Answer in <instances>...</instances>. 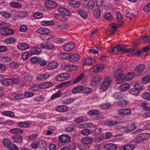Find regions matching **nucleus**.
Here are the masks:
<instances>
[{
    "mask_svg": "<svg viewBox=\"0 0 150 150\" xmlns=\"http://www.w3.org/2000/svg\"><path fill=\"white\" fill-rule=\"evenodd\" d=\"M127 47L126 45H118L117 46H115L117 52H121L123 53H128L133 52L134 51L133 48H130L129 49H126Z\"/></svg>",
    "mask_w": 150,
    "mask_h": 150,
    "instance_id": "obj_1",
    "label": "nucleus"
},
{
    "mask_svg": "<svg viewBox=\"0 0 150 150\" xmlns=\"http://www.w3.org/2000/svg\"><path fill=\"white\" fill-rule=\"evenodd\" d=\"M111 82L109 76H105L102 84L100 86L101 89L105 91L110 86Z\"/></svg>",
    "mask_w": 150,
    "mask_h": 150,
    "instance_id": "obj_2",
    "label": "nucleus"
},
{
    "mask_svg": "<svg viewBox=\"0 0 150 150\" xmlns=\"http://www.w3.org/2000/svg\"><path fill=\"white\" fill-rule=\"evenodd\" d=\"M51 76V74H49L46 73L41 74L37 75L36 79L38 82L43 81L49 79Z\"/></svg>",
    "mask_w": 150,
    "mask_h": 150,
    "instance_id": "obj_3",
    "label": "nucleus"
},
{
    "mask_svg": "<svg viewBox=\"0 0 150 150\" xmlns=\"http://www.w3.org/2000/svg\"><path fill=\"white\" fill-rule=\"evenodd\" d=\"M58 139L60 143L65 144L69 142L70 141L71 138L67 134H62L59 136Z\"/></svg>",
    "mask_w": 150,
    "mask_h": 150,
    "instance_id": "obj_4",
    "label": "nucleus"
},
{
    "mask_svg": "<svg viewBox=\"0 0 150 150\" xmlns=\"http://www.w3.org/2000/svg\"><path fill=\"white\" fill-rule=\"evenodd\" d=\"M86 76L84 73L79 74L73 81V83L74 84L78 83H82L86 80Z\"/></svg>",
    "mask_w": 150,
    "mask_h": 150,
    "instance_id": "obj_5",
    "label": "nucleus"
},
{
    "mask_svg": "<svg viewBox=\"0 0 150 150\" xmlns=\"http://www.w3.org/2000/svg\"><path fill=\"white\" fill-rule=\"evenodd\" d=\"M46 7L48 9H52L55 8L57 6L56 3L50 0H46L45 2Z\"/></svg>",
    "mask_w": 150,
    "mask_h": 150,
    "instance_id": "obj_6",
    "label": "nucleus"
},
{
    "mask_svg": "<svg viewBox=\"0 0 150 150\" xmlns=\"http://www.w3.org/2000/svg\"><path fill=\"white\" fill-rule=\"evenodd\" d=\"M70 76L69 73H62L57 76L56 80L58 81H62L68 79Z\"/></svg>",
    "mask_w": 150,
    "mask_h": 150,
    "instance_id": "obj_7",
    "label": "nucleus"
},
{
    "mask_svg": "<svg viewBox=\"0 0 150 150\" xmlns=\"http://www.w3.org/2000/svg\"><path fill=\"white\" fill-rule=\"evenodd\" d=\"M13 30L8 27L2 28L0 29V33L3 35H8L13 34Z\"/></svg>",
    "mask_w": 150,
    "mask_h": 150,
    "instance_id": "obj_8",
    "label": "nucleus"
},
{
    "mask_svg": "<svg viewBox=\"0 0 150 150\" xmlns=\"http://www.w3.org/2000/svg\"><path fill=\"white\" fill-rule=\"evenodd\" d=\"M11 139L14 142L19 144H21L23 142L22 137L18 134L13 135L11 137Z\"/></svg>",
    "mask_w": 150,
    "mask_h": 150,
    "instance_id": "obj_9",
    "label": "nucleus"
},
{
    "mask_svg": "<svg viewBox=\"0 0 150 150\" xmlns=\"http://www.w3.org/2000/svg\"><path fill=\"white\" fill-rule=\"evenodd\" d=\"M75 46V45L74 42H70L64 45L63 48L64 51L67 52H69L74 48Z\"/></svg>",
    "mask_w": 150,
    "mask_h": 150,
    "instance_id": "obj_10",
    "label": "nucleus"
},
{
    "mask_svg": "<svg viewBox=\"0 0 150 150\" xmlns=\"http://www.w3.org/2000/svg\"><path fill=\"white\" fill-rule=\"evenodd\" d=\"M80 58V55L78 53H75L69 57V60L72 63H75L78 62Z\"/></svg>",
    "mask_w": 150,
    "mask_h": 150,
    "instance_id": "obj_11",
    "label": "nucleus"
},
{
    "mask_svg": "<svg viewBox=\"0 0 150 150\" xmlns=\"http://www.w3.org/2000/svg\"><path fill=\"white\" fill-rule=\"evenodd\" d=\"M96 62L95 59L92 58H87L83 62V65H91L94 64Z\"/></svg>",
    "mask_w": 150,
    "mask_h": 150,
    "instance_id": "obj_12",
    "label": "nucleus"
},
{
    "mask_svg": "<svg viewBox=\"0 0 150 150\" xmlns=\"http://www.w3.org/2000/svg\"><path fill=\"white\" fill-rule=\"evenodd\" d=\"M58 66V63L56 61H53L50 62L47 65V68L49 70H52L56 69Z\"/></svg>",
    "mask_w": 150,
    "mask_h": 150,
    "instance_id": "obj_13",
    "label": "nucleus"
},
{
    "mask_svg": "<svg viewBox=\"0 0 150 150\" xmlns=\"http://www.w3.org/2000/svg\"><path fill=\"white\" fill-rule=\"evenodd\" d=\"M118 114L121 115H127L131 113V110L129 108H125L120 109L118 111Z\"/></svg>",
    "mask_w": 150,
    "mask_h": 150,
    "instance_id": "obj_14",
    "label": "nucleus"
},
{
    "mask_svg": "<svg viewBox=\"0 0 150 150\" xmlns=\"http://www.w3.org/2000/svg\"><path fill=\"white\" fill-rule=\"evenodd\" d=\"M31 55L37 54L40 53L41 51V49L37 46L35 47L32 48L30 50Z\"/></svg>",
    "mask_w": 150,
    "mask_h": 150,
    "instance_id": "obj_15",
    "label": "nucleus"
},
{
    "mask_svg": "<svg viewBox=\"0 0 150 150\" xmlns=\"http://www.w3.org/2000/svg\"><path fill=\"white\" fill-rule=\"evenodd\" d=\"M104 68V65L102 64H100L93 66V69L95 72H99L101 71Z\"/></svg>",
    "mask_w": 150,
    "mask_h": 150,
    "instance_id": "obj_16",
    "label": "nucleus"
},
{
    "mask_svg": "<svg viewBox=\"0 0 150 150\" xmlns=\"http://www.w3.org/2000/svg\"><path fill=\"white\" fill-rule=\"evenodd\" d=\"M17 46L18 48L21 50H25L29 47V45L26 43H19Z\"/></svg>",
    "mask_w": 150,
    "mask_h": 150,
    "instance_id": "obj_17",
    "label": "nucleus"
},
{
    "mask_svg": "<svg viewBox=\"0 0 150 150\" xmlns=\"http://www.w3.org/2000/svg\"><path fill=\"white\" fill-rule=\"evenodd\" d=\"M58 11L61 14L66 16H69L71 14L69 10L64 7L59 8Z\"/></svg>",
    "mask_w": 150,
    "mask_h": 150,
    "instance_id": "obj_18",
    "label": "nucleus"
},
{
    "mask_svg": "<svg viewBox=\"0 0 150 150\" xmlns=\"http://www.w3.org/2000/svg\"><path fill=\"white\" fill-rule=\"evenodd\" d=\"M134 88H133L131 92V93L133 95H138L140 92V87L138 85H134Z\"/></svg>",
    "mask_w": 150,
    "mask_h": 150,
    "instance_id": "obj_19",
    "label": "nucleus"
},
{
    "mask_svg": "<svg viewBox=\"0 0 150 150\" xmlns=\"http://www.w3.org/2000/svg\"><path fill=\"white\" fill-rule=\"evenodd\" d=\"M67 110V107L65 105H58L56 108V111L59 112H65Z\"/></svg>",
    "mask_w": 150,
    "mask_h": 150,
    "instance_id": "obj_20",
    "label": "nucleus"
},
{
    "mask_svg": "<svg viewBox=\"0 0 150 150\" xmlns=\"http://www.w3.org/2000/svg\"><path fill=\"white\" fill-rule=\"evenodd\" d=\"M2 115L4 116L10 117H15V114L13 112L10 111H6L1 112Z\"/></svg>",
    "mask_w": 150,
    "mask_h": 150,
    "instance_id": "obj_21",
    "label": "nucleus"
},
{
    "mask_svg": "<svg viewBox=\"0 0 150 150\" xmlns=\"http://www.w3.org/2000/svg\"><path fill=\"white\" fill-rule=\"evenodd\" d=\"M93 139L91 137H88L83 138L81 140L82 143L86 145L93 143Z\"/></svg>",
    "mask_w": 150,
    "mask_h": 150,
    "instance_id": "obj_22",
    "label": "nucleus"
},
{
    "mask_svg": "<svg viewBox=\"0 0 150 150\" xmlns=\"http://www.w3.org/2000/svg\"><path fill=\"white\" fill-rule=\"evenodd\" d=\"M134 148V144H126L124 146H122L120 148V150H133Z\"/></svg>",
    "mask_w": 150,
    "mask_h": 150,
    "instance_id": "obj_23",
    "label": "nucleus"
},
{
    "mask_svg": "<svg viewBox=\"0 0 150 150\" xmlns=\"http://www.w3.org/2000/svg\"><path fill=\"white\" fill-rule=\"evenodd\" d=\"M146 134L145 133H141L139 134L135 141L136 143H139L141 142V141L144 140Z\"/></svg>",
    "mask_w": 150,
    "mask_h": 150,
    "instance_id": "obj_24",
    "label": "nucleus"
},
{
    "mask_svg": "<svg viewBox=\"0 0 150 150\" xmlns=\"http://www.w3.org/2000/svg\"><path fill=\"white\" fill-rule=\"evenodd\" d=\"M145 67L144 65L141 64L137 66L135 69L136 72L141 74L143 71Z\"/></svg>",
    "mask_w": 150,
    "mask_h": 150,
    "instance_id": "obj_25",
    "label": "nucleus"
},
{
    "mask_svg": "<svg viewBox=\"0 0 150 150\" xmlns=\"http://www.w3.org/2000/svg\"><path fill=\"white\" fill-rule=\"evenodd\" d=\"M105 147L107 150H114L116 149L117 146L115 144L110 143L106 144Z\"/></svg>",
    "mask_w": 150,
    "mask_h": 150,
    "instance_id": "obj_26",
    "label": "nucleus"
},
{
    "mask_svg": "<svg viewBox=\"0 0 150 150\" xmlns=\"http://www.w3.org/2000/svg\"><path fill=\"white\" fill-rule=\"evenodd\" d=\"M38 33L40 34L41 35L49 33L50 31L48 29L45 28H39L37 30Z\"/></svg>",
    "mask_w": 150,
    "mask_h": 150,
    "instance_id": "obj_27",
    "label": "nucleus"
},
{
    "mask_svg": "<svg viewBox=\"0 0 150 150\" xmlns=\"http://www.w3.org/2000/svg\"><path fill=\"white\" fill-rule=\"evenodd\" d=\"M41 25L44 26H52L54 25L55 24L54 22L52 20H44L43 21L40 22Z\"/></svg>",
    "mask_w": 150,
    "mask_h": 150,
    "instance_id": "obj_28",
    "label": "nucleus"
},
{
    "mask_svg": "<svg viewBox=\"0 0 150 150\" xmlns=\"http://www.w3.org/2000/svg\"><path fill=\"white\" fill-rule=\"evenodd\" d=\"M16 41V39L14 37H10L5 39L4 42L8 44H11L15 42Z\"/></svg>",
    "mask_w": 150,
    "mask_h": 150,
    "instance_id": "obj_29",
    "label": "nucleus"
},
{
    "mask_svg": "<svg viewBox=\"0 0 150 150\" xmlns=\"http://www.w3.org/2000/svg\"><path fill=\"white\" fill-rule=\"evenodd\" d=\"M17 124L19 127H21L25 128L30 125V121H27L25 122H18Z\"/></svg>",
    "mask_w": 150,
    "mask_h": 150,
    "instance_id": "obj_30",
    "label": "nucleus"
},
{
    "mask_svg": "<svg viewBox=\"0 0 150 150\" xmlns=\"http://www.w3.org/2000/svg\"><path fill=\"white\" fill-rule=\"evenodd\" d=\"M136 126L134 124L132 123L129 125H126L124 127L125 130L127 131H133L135 128Z\"/></svg>",
    "mask_w": 150,
    "mask_h": 150,
    "instance_id": "obj_31",
    "label": "nucleus"
},
{
    "mask_svg": "<svg viewBox=\"0 0 150 150\" xmlns=\"http://www.w3.org/2000/svg\"><path fill=\"white\" fill-rule=\"evenodd\" d=\"M0 15L6 19H8L11 18V13L6 11H0Z\"/></svg>",
    "mask_w": 150,
    "mask_h": 150,
    "instance_id": "obj_32",
    "label": "nucleus"
},
{
    "mask_svg": "<svg viewBox=\"0 0 150 150\" xmlns=\"http://www.w3.org/2000/svg\"><path fill=\"white\" fill-rule=\"evenodd\" d=\"M9 132L13 134H20L23 133V129L19 128H13L10 129Z\"/></svg>",
    "mask_w": 150,
    "mask_h": 150,
    "instance_id": "obj_33",
    "label": "nucleus"
},
{
    "mask_svg": "<svg viewBox=\"0 0 150 150\" xmlns=\"http://www.w3.org/2000/svg\"><path fill=\"white\" fill-rule=\"evenodd\" d=\"M130 86V85L129 83H124L120 85L119 88L120 90L122 91H125L129 89Z\"/></svg>",
    "mask_w": 150,
    "mask_h": 150,
    "instance_id": "obj_34",
    "label": "nucleus"
},
{
    "mask_svg": "<svg viewBox=\"0 0 150 150\" xmlns=\"http://www.w3.org/2000/svg\"><path fill=\"white\" fill-rule=\"evenodd\" d=\"M124 74H120V75L117 76L116 77V81L118 83H122L125 79Z\"/></svg>",
    "mask_w": 150,
    "mask_h": 150,
    "instance_id": "obj_35",
    "label": "nucleus"
},
{
    "mask_svg": "<svg viewBox=\"0 0 150 150\" xmlns=\"http://www.w3.org/2000/svg\"><path fill=\"white\" fill-rule=\"evenodd\" d=\"M52 83L50 82H43L40 84V85L43 87V88H48L53 86Z\"/></svg>",
    "mask_w": 150,
    "mask_h": 150,
    "instance_id": "obj_36",
    "label": "nucleus"
},
{
    "mask_svg": "<svg viewBox=\"0 0 150 150\" xmlns=\"http://www.w3.org/2000/svg\"><path fill=\"white\" fill-rule=\"evenodd\" d=\"M28 15V12L25 11H20L16 14L17 17L21 18L25 17Z\"/></svg>",
    "mask_w": 150,
    "mask_h": 150,
    "instance_id": "obj_37",
    "label": "nucleus"
},
{
    "mask_svg": "<svg viewBox=\"0 0 150 150\" xmlns=\"http://www.w3.org/2000/svg\"><path fill=\"white\" fill-rule=\"evenodd\" d=\"M134 77V73L132 72H128L125 76V80L128 81L131 80Z\"/></svg>",
    "mask_w": 150,
    "mask_h": 150,
    "instance_id": "obj_38",
    "label": "nucleus"
},
{
    "mask_svg": "<svg viewBox=\"0 0 150 150\" xmlns=\"http://www.w3.org/2000/svg\"><path fill=\"white\" fill-rule=\"evenodd\" d=\"M88 120V118L85 117H79L76 118L75 121L77 123H80L86 121Z\"/></svg>",
    "mask_w": 150,
    "mask_h": 150,
    "instance_id": "obj_39",
    "label": "nucleus"
},
{
    "mask_svg": "<svg viewBox=\"0 0 150 150\" xmlns=\"http://www.w3.org/2000/svg\"><path fill=\"white\" fill-rule=\"evenodd\" d=\"M40 38L43 40H47L52 38V36L49 33L41 35Z\"/></svg>",
    "mask_w": 150,
    "mask_h": 150,
    "instance_id": "obj_40",
    "label": "nucleus"
},
{
    "mask_svg": "<svg viewBox=\"0 0 150 150\" xmlns=\"http://www.w3.org/2000/svg\"><path fill=\"white\" fill-rule=\"evenodd\" d=\"M77 12L80 16L84 19L86 18L88 16L86 12L83 9L79 10Z\"/></svg>",
    "mask_w": 150,
    "mask_h": 150,
    "instance_id": "obj_41",
    "label": "nucleus"
},
{
    "mask_svg": "<svg viewBox=\"0 0 150 150\" xmlns=\"http://www.w3.org/2000/svg\"><path fill=\"white\" fill-rule=\"evenodd\" d=\"M10 6L15 8H19L22 7V5L20 3L15 2H11L10 3Z\"/></svg>",
    "mask_w": 150,
    "mask_h": 150,
    "instance_id": "obj_42",
    "label": "nucleus"
},
{
    "mask_svg": "<svg viewBox=\"0 0 150 150\" xmlns=\"http://www.w3.org/2000/svg\"><path fill=\"white\" fill-rule=\"evenodd\" d=\"M69 4L73 7H78L80 6V4L75 0H70Z\"/></svg>",
    "mask_w": 150,
    "mask_h": 150,
    "instance_id": "obj_43",
    "label": "nucleus"
},
{
    "mask_svg": "<svg viewBox=\"0 0 150 150\" xmlns=\"http://www.w3.org/2000/svg\"><path fill=\"white\" fill-rule=\"evenodd\" d=\"M83 89V86L79 85L77 87L74 88L72 90V92L73 93H77L81 91H82V89Z\"/></svg>",
    "mask_w": 150,
    "mask_h": 150,
    "instance_id": "obj_44",
    "label": "nucleus"
},
{
    "mask_svg": "<svg viewBox=\"0 0 150 150\" xmlns=\"http://www.w3.org/2000/svg\"><path fill=\"white\" fill-rule=\"evenodd\" d=\"M111 25V28L112 30H109V32L111 34H114L115 33V32L117 31V26L116 23H113Z\"/></svg>",
    "mask_w": 150,
    "mask_h": 150,
    "instance_id": "obj_45",
    "label": "nucleus"
},
{
    "mask_svg": "<svg viewBox=\"0 0 150 150\" xmlns=\"http://www.w3.org/2000/svg\"><path fill=\"white\" fill-rule=\"evenodd\" d=\"M12 142L8 139L4 138L3 141V144L4 147L7 148Z\"/></svg>",
    "mask_w": 150,
    "mask_h": 150,
    "instance_id": "obj_46",
    "label": "nucleus"
},
{
    "mask_svg": "<svg viewBox=\"0 0 150 150\" xmlns=\"http://www.w3.org/2000/svg\"><path fill=\"white\" fill-rule=\"evenodd\" d=\"M1 83L3 85L6 86L11 85L10 78L4 79L2 81Z\"/></svg>",
    "mask_w": 150,
    "mask_h": 150,
    "instance_id": "obj_47",
    "label": "nucleus"
},
{
    "mask_svg": "<svg viewBox=\"0 0 150 150\" xmlns=\"http://www.w3.org/2000/svg\"><path fill=\"white\" fill-rule=\"evenodd\" d=\"M20 64L19 62H12L9 64L10 67L13 69H15L18 68L20 66Z\"/></svg>",
    "mask_w": 150,
    "mask_h": 150,
    "instance_id": "obj_48",
    "label": "nucleus"
},
{
    "mask_svg": "<svg viewBox=\"0 0 150 150\" xmlns=\"http://www.w3.org/2000/svg\"><path fill=\"white\" fill-rule=\"evenodd\" d=\"M100 80L98 76H95L93 78L91 81V84L92 85H96L98 84Z\"/></svg>",
    "mask_w": 150,
    "mask_h": 150,
    "instance_id": "obj_49",
    "label": "nucleus"
},
{
    "mask_svg": "<svg viewBox=\"0 0 150 150\" xmlns=\"http://www.w3.org/2000/svg\"><path fill=\"white\" fill-rule=\"evenodd\" d=\"M100 113V111L96 109H92L90 110H89L88 112V114L90 115H99Z\"/></svg>",
    "mask_w": 150,
    "mask_h": 150,
    "instance_id": "obj_50",
    "label": "nucleus"
},
{
    "mask_svg": "<svg viewBox=\"0 0 150 150\" xmlns=\"http://www.w3.org/2000/svg\"><path fill=\"white\" fill-rule=\"evenodd\" d=\"M33 16L34 18L36 19H40L43 17V14L41 13L36 12L33 14Z\"/></svg>",
    "mask_w": 150,
    "mask_h": 150,
    "instance_id": "obj_51",
    "label": "nucleus"
},
{
    "mask_svg": "<svg viewBox=\"0 0 150 150\" xmlns=\"http://www.w3.org/2000/svg\"><path fill=\"white\" fill-rule=\"evenodd\" d=\"M101 14V11L99 8H97L94 10L93 13V16L96 18H99Z\"/></svg>",
    "mask_w": 150,
    "mask_h": 150,
    "instance_id": "obj_52",
    "label": "nucleus"
},
{
    "mask_svg": "<svg viewBox=\"0 0 150 150\" xmlns=\"http://www.w3.org/2000/svg\"><path fill=\"white\" fill-rule=\"evenodd\" d=\"M116 18L118 22H120L122 20L123 16L122 14L119 11H117L116 12Z\"/></svg>",
    "mask_w": 150,
    "mask_h": 150,
    "instance_id": "obj_53",
    "label": "nucleus"
},
{
    "mask_svg": "<svg viewBox=\"0 0 150 150\" xmlns=\"http://www.w3.org/2000/svg\"><path fill=\"white\" fill-rule=\"evenodd\" d=\"M24 98V96L23 94H16L13 97V99L15 100H20Z\"/></svg>",
    "mask_w": 150,
    "mask_h": 150,
    "instance_id": "obj_54",
    "label": "nucleus"
},
{
    "mask_svg": "<svg viewBox=\"0 0 150 150\" xmlns=\"http://www.w3.org/2000/svg\"><path fill=\"white\" fill-rule=\"evenodd\" d=\"M92 89L88 87H85L82 89V92L84 94H88L90 93L92 91Z\"/></svg>",
    "mask_w": 150,
    "mask_h": 150,
    "instance_id": "obj_55",
    "label": "nucleus"
},
{
    "mask_svg": "<svg viewBox=\"0 0 150 150\" xmlns=\"http://www.w3.org/2000/svg\"><path fill=\"white\" fill-rule=\"evenodd\" d=\"M54 42L56 43L60 44L63 43L64 40L62 38L57 37L53 39Z\"/></svg>",
    "mask_w": 150,
    "mask_h": 150,
    "instance_id": "obj_56",
    "label": "nucleus"
},
{
    "mask_svg": "<svg viewBox=\"0 0 150 150\" xmlns=\"http://www.w3.org/2000/svg\"><path fill=\"white\" fill-rule=\"evenodd\" d=\"M118 123L116 121L109 120L106 122V124L108 126H113Z\"/></svg>",
    "mask_w": 150,
    "mask_h": 150,
    "instance_id": "obj_57",
    "label": "nucleus"
},
{
    "mask_svg": "<svg viewBox=\"0 0 150 150\" xmlns=\"http://www.w3.org/2000/svg\"><path fill=\"white\" fill-rule=\"evenodd\" d=\"M38 142L39 148H45L47 146L45 141L41 140L38 141Z\"/></svg>",
    "mask_w": 150,
    "mask_h": 150,
    "instance_id": "obj_58",
    "label": "nucleus"
},
{
    "mask_svg": "<svg viewBox=\"0 0 150 150\" xmlns=\"http://www.w3.org/2000/svg\"><path fill=\"white\" fill-rule=\"evenodd\" d=\"M10 80L11 85L13 83L18 84L19 82V79L17 77H15L13 78H10Z\"/></svg>",
    "mask_w": 150,
    "mask_h": 150,
    "instance_id": "obj_59",
    "label": "nucleus"
},
{
    "mask_svg": "<svg viewBox=\"0 0 150 150\" xmlns=\"http://www.w3.org/2000/svg\"><path fill=\"white\" fill-rule=\"evenodd\" d=\"M104 137V135L102 134L96 137L95 138V140L97 142H100L101 141Z\"/></svg>",
    "mask_w": 150,
    "mask_h": 150,
    "instance_id": "obj_60",
    "label": "nucleus"
},
{
    "mask_svg": "<svg viewBox=\"0 0 150 150\" xmlns=\"http://www.w3.org/2000/svg\"><path fill=\"white\" fill-rule=\"evenodd\" d=\"M7 148L9 150H18V149L17 146L15 144H13L12 142Z\"/></svg>",
    "mask_w": 150,
    "mask_h": 150,
    "instance_id": "obj_61",
    "label": "nucleus"
},
{
    "mask_svg": "<svg viewBox=\"0 0 150 150\" xmlns=\"http://www.w3.org/2000/svg\"><path fill=\"white\" fill-rule=\"evenodd\" d=\"M142 97L144 99L150 100V93L147 92L144 93L142 95Z\"/></svg>",
    "mask_w": 150,
    "mask_h": 150,
    "instance_id": "obj_62",
    "label": "nucleus"
},
{
    "mask_svg": "<svg viewBox=\"0 0 150 150\" xmlns=\"http://www.w3.org/2000/svg\"><path fill=\"white\" fill-rule=\"evenodd\" d=\"M124 95L122 93H117L114 95V98L116 99H120L123 97Z\"/></svg>",
    "mask_w": 150,
    "mask_h": 150,
    "instance_id": "obj_63",
    "label": "nucleus"
},
{
    "mask_svg": "<svg viewBox=\"0 0 150 150\" xmlns=\"http://www.w3.org/2000/svg\"><path fill=\"white\" fill-rule=\"evenodd\" d=\"M78 147L81 150H86L88 148V146L84 144L79 145Z\"/></svg>",
    "mask_w": 150,
    "mask_h": 150,
    "instance_id": "obj_64",
    "label": "nucleus"
}]
</instances>
